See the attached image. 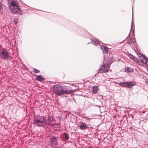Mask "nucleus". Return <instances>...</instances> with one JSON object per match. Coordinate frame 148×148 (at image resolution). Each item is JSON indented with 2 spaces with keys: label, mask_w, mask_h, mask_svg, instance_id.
<instances>
[{
  "label": "nucleus",
  "mask_w": 148,
  "mask_h": 148,
  "mask_svg": "<svg viewBox=\"0 0 148 148\" xmlns=\"http://www.w3.org/2000/svg\"><path fill=\"white\" fill-rule=\"evenodd\" d=\"M53 88L55 94L59 96L64 94H69L74 90L68 89L66 86L57 84L53 86Z\"/></svg>",
  "instance_id": "obj_1"
},
{
  "label": "nucleus",
  "mask_w": 148,
  "mask_h": 148,
  "mask_svg": "<svg viewBox=\"0 0 148 148\" xmlns=\"http://www.w3.org/2000/svg\"><path fill=\"white\" fill-rule=\"evenodd\" d=\"M45 116L37 115L34 117L33 123L38 127H45L47 125V122Z\"/></svg>",
  "instance_id": "obj_2"
},
{
  "label": "nucleus",
  "mask_w": 148,
  "mask_h": 148,
  "mask_svg": "<svg viewBox=\"0 0 148 148\" xmlns=\"http://www.w3.org/2000/svg\"><path fill=\"white\" fill-rule=\"evenodd\" d=\"M16 0H12L8 7L12 13L17 14L18 13V4L15 2Z\"/></svg>",
  "instance_id": "obj_3"
},
{
  "label": "nucleus",
  "mask_w": 148,
  "mask_h": 148,
  "mask_svg": "<svg viewBox=\"0 0 148 148\" xmlns=\"http://www.w3.org/2000/svg\"><path fill=\"white\" fill-rule=\"evenodd\" d=\"M136 83L134 81L121 82L119 83V85L121 87L125 88H130L136 85Z\"/></svg>",
  "instance_id": "obj_4"
},
{
  "label": "nucleus",
  "mask_w": 148,
  "mask_h": 148,
  "mask_svg": "<svg viewBox=\"0 0 148 148\" xmlns=\"http://www.w3.org/2000/svg\"><path fill=\"white\" fill-rule=\"evenodd\" d=\"M9 52H8L7 49L3 48L0 51V57L4 60L8 58L9 57Z\"/></svg>",
  "instance_id": "obj_5"
},
{
  "label": "nucleus",
  "mask_w": 148,
  "mask_h": 148,
  "mask_svg": "<svg viewBox=\"0 0 148 148\" xmlns=\"http://www.w3.org/2000/svg\"><path fill=\"white\" fill-rule=\"evenodd\" d=\"M139 58L141 62L148 66V58L144 55L140 53H136Z\"/></svg>",
  "instance_id": "obj_6"
},
{
  "label": "nucleus",
  "mask_w": 148,
  "mask_h": 148,
  "mask_svg": "<svg viewBox=\"0 0 148 148\" xmlns=\"http://www.w3.org/2000/svg\"><path fill=\"white\" fill-rule=\"evenodd\" d=\"M90 41H88V42L87 44L92 43V45H94L95 46L100 45V43L98 40L95 37H93L92 38H89Z\"/></svg>",
  "instance_id": "obj_7"
},
{
  "label": "nucleus",
  "mask_w": 148,
  "mask_h": 148,
  "mask_svg": "<svg viewBox=\"0 0 148 148\" xmlns=\"http://www.w3.org/2000/svg\"><path fill=\"white\" fill-rule=\"evenodd\" d=\"M58 137L52 136L49 139L50 143L52 145H56L58 144Z\"/></svg>",
  "instance_id": "obj_8"
},
{
  "label": "nucleus",
  "mask_w": 148,
  "mask_h": 148,
  "mask_svg": "<svg viewBox=\"0 0 148 148\" xmlns=\"http://www.w3.org/2000/svg\"><path fill=\"white\" fill-rule=\"evenodd\" d=\"M88 125H87L84 122L80 121L79 127L81 130H84L88 128Z\"/></svg>",
  "instance_id": "obj_9"
},
{
  "label": "nucleus",
  "mask_w": 148,
  "mask_h": 148,
  "mask_svg": "<svg viewBox=\"0 0 148 148\" xmlns=\"http://www.w3.org/2000/svg\"><path fill=\"white\" fill-rule=\"evenodd\" d=\"M76 34H78L79 35V33H81L83 34H87L89 35L88 32L85 29L83 28L79 27V29H77V32H75Z\"/></svg>",
  "instance_id": "obj_10"
},
{
  "label": "nucleus",
  "mask_w": 148,
  "mask_h": 148,
  "mask_svg": "<svg viewBox=\"0 0 148 148\" xmlns=\"http://www.w3.org/2000/svg\"><path fill=\"white\" fill-rule=\"evenodd\" d=\"M127 55L130 59L133 60L135 62H139L138 59V58L133 56L132 54H131L130 53H128V54Z\"/></svg>",
  "instance_id": "obj_11"
},
{
  "label": "nucleus",
  "mask_w": 148,
  "mask_h": 148,
  "mask_svg": "<svg viewBox=\"0 0 148 148\" xmlns=\"http://www.w3.org/2000/svg\"><path fill=\"white\" fill-rule=\"evenodd\" d=\"M36 79L40 82H43L45 80V78L41 75H38L36 77Z\"/></svg>",
  "instance_id": "obj_12"
},
{
  "label": "nucleus",
  "mask_w": 148,
  "mask_h": 148,
  "mask_svg": "<svg viewBox=\"0 0 148 148\" xmlns=\"http://www.w3.org/2000/svg\"><path fill=\"white\" fill-rule=\"evenodd\" d=\"M62 137L64 140L67 141L69 140V134L67 133L64 132L63 134Z\"/></svg>",
  "instance_id": "obj_13"
},
{
  "label": "nucleus",
  "mask_w": 148,
  "mask_h": 148,
  "mask_svg": "<svg viewBox=\"0 0 148 148\" xmlns=\"http://www.w3.org/2000/svg\"><path fill=\"white\" fill-rule=\"evenodd\" d=\"M47 121L48 123L47 124H50V123L53 120V118L52 116L48 115L47 116Z\"/></svg>",
  "instance_id": "obj_14"
},
{
  "label": "nucleus",
  "mask_w": 148,
  "mask_h": 148,
  "mask_svg": "<svg viewBox=\"0 0 148 148\" xmlns=\"http://www.w3.org/2000/svg\"><path fill=\"white\" fill-rule=\"evenodd\" d=\"M100 48L103 51H104V52H106V53H108V47L104 45H101L100 46Z\"/></svg>",
  "instance_id": "obj_15"
},
{
  "label": "nucleus",
  "mask_w": 148,
  "mask_h": 148,
  "mask_svg": "<svg viewBox=\"0 0 148 148\" xmlns=\"http://www.w3.org/2000/svg\"><path fill=\"white\" fill-rule=\"evenodd\" d=\"M125 71L127 73H133L134 70L130 67H127L125 69Z\"/></svg>",
  "instance_id": "obj_16"
},
{
  "label": "nucleus",
  "mask_w": 148,
  "mask_h": 148,
  "mask_svg": "<svg viewBox=\"0 0 148 148\" xmlns=\"http://www.w3.org/2000/svg\"><path fill=\"white\" fill-rule=\"evenodd\" d=\"M98 90V87L97 86H94L92 87V91L93 93L95 94L97 92Z\"/></svg>",
  "instance_id": "obj_17"
},
{
  "label": "nucleus",
  "mask_w": 148,
  "mask_h": 148,
  "mask_svg": "<svg viewBox=\"0 0 148 148\" xmlns=\"http://www.w3.org/2000/svg\"><path fill=\"white\" fill-rule=\"evenodd\" d=\"M89 35L87 34H81V33H79V35L81 36H82L84 37L88 38V37H90V36H91V34H90L89 33Z\"/></svg>",
  "instance_id": "obj_18"
},
{
  "label": "nucleus",
  "mask_w": 148,
  "mask_h": 148,
  "mask_svg": "<svg viewBox=\"0 0 148 148\" xmlns=\"http://www.w3.org/2000/svg\"><path fill=\"white\" fill-rule=\"evenodd\" d=\"M133 9H132V21L131 23V29H130V32L127 36L126 38L125 39H126L129 36L131 32V29L132 28V27L133 26Z\"/></svg>",
  "instance_id": "obj_19"
},
{
  "label": "nucleus",
  "mask_w": 148,
  "mask_h": 148,
  "mask_svg": "<svg viewBox=\"0 0 148 148\" xmlns=\"http://www.w3.org/2000/svg\"><path fill=\"white\" fill-rule=\"evenodd\" d=\"M104 66V64H103L102 65V67H101L98 70V72L97 73V74H98L99 73H104V71H103L102 67H103Z\"/></svg>",
  "instance_id": "obj_20"
},
{
  "label": "nucleus",
  "mask_w": 148,
  "mask_h": 148,
  "mask_svg": "<svg viewBox=\"0 0 148 148\" xmlns=\"http://www.w3.org/2000/svg\"><path fill=\"white\" fill-rule=\"evenodd\" d=\"M21 61V64L22 66V67L21 66V65L20 64V65L21 66H20L21 67V68H23L24 69H26V68L27 67V66L24 64H23V62H22L21 59L19 58V61Z\"/></svg>",
  "instance_id": "obj_21"
},
{
  "label": "nucleus",
  "mask_w": 148,
  "mask_h": 148,
  "mask_svg": "<svg viewBox=\"0 0 148 148\" xmlns=\"http://www.w3.org/2000/svg\"><path fill=\"white\" fill-rule=\"evenodd\" d=\"M112 62V61H110V60H109L106 62V64L108 66V67H109L111 65V64Z\"/></svg>",
  "instance_id": "obj_22"
},
{
  "label": "nucleus",
  "mask_w": 148,
  "mask_h": 148,
  "mask_svg": "<svg viewBox=\"0 0 148 148\" xmlns=\"http://www.w3.org/2000/svg\"><path fill=\"white\" fill-rule=\"evenodd\" d=\"M18 20V17L14 19L13 21L14 23V25H16L17 24Z\"/></svg>",
  "instance_id": "obj_23"
},
{
  "label": "nucleus",
  "mask_w": 148,
  "mask_h": 148,
  "mask_svg": "<svg viewBox=\"0 0 148 148\" xmlns=\"http://www.w3.org/2000/svg\"><path fill=\"white\" fill-rule=\"evenodd\" d=\"M108 68H106V67H104L103 68V71H104V73H106L108 72Z\"/></svg>",
  "instance_id": "obj_24"
},
{
  "label": "nucleus",
  "mask_w": 148,
  "mask_h": 148,
  "mask_svg": "<svg viewBox=\"0 0 148 148\" xmlns=\"http://www.w3.org/2000/svg\"><path fill=\"white\" fill-rule=\"evenodd\" d=\"M33 72L34 73H38L40 72V70L37 69L36 68H34L33 69Z\"/></svg>",
  "instance_id": "obj_25"
},
{
  "label": "nucleus",
  "mask_w": 148,
  "mask_h": 148,
  "mask_svg": "<svg viewBox=\"0 0 148 148\" xmlns=\"http://www.w3.org/2000/svg\"><path fill=\"white\" fill-rule=\"evenodd\" d=\"M20 6L19 5V14L20 15H22V11L21 10V8H20Z\"/></svg>",
  "instance_id": "obj_26"
},
{
  "label": "nucleus",
  "mask_w": 148,
  "mask_h": 148,
  "mask_svg": "<svg viewBox=\"0 0 148 148\" xmlns=\"http://www.w3.org/2000/svg\"><path fill=\"white\" fill-rule=\"evenodd\" d=\"M132 33L133 35L134 36L133 39H134L135 40V41H136V40H135V37H134V36H135L134 28L133 29Z\"/></svg>",
  "instance_id": "obj_27"
},
{
  "label": "nucleus",
  "mask_w": 148,
  "mask_h": 148,
  "mask_svg": "<svg viewBox=\"0 0 148 148\" xmlns=\"http://www.w3.org/2000/svg\"><path fill=\"white\" fill-rule=\"evenodd\" d=\"M2 8V5L1 3V2L0 1V10Z\"/></svg>",
  "instance_id": "obj_28"
},
{
  "label": "nucleus",
  "mask_w": 148,
  "mask_h": 148,
  "mask_svg": "<svg viewBox=\"0 0 148 148\" xmlns=\"http://www.w3.org/2000/svg\"><path fill=\"white\" fill-rule=\"evenodd\" d=\"M129 38V40H130V41H131V42H133V41H132V39H133L132 38H131V37H130Z\"/></svg>",
  "instance_id": "obj_29"
},
{
  "label": "nucleus",
  "mask_w": 148,
  "mask_h": 148,
  "mask_svg": "<svg viewBox=\"0 0 148 148\" xmlns=\"http://www.w3.org/2000/svg\"><path fill=\"white\" fill-rule=\"evenodd\" d=\"M146 84L148 85V79H147V80L146 81Z\"/></svg>",
  "instance_id": "obj_30"
},
{
  "label": "nucleus",
  "mask_w": 148,
  "mask_h": 148,
  "mask_svg": "<svg viewBox=\"0 0 148 148\" xmlns=\"http://www.w3.org/2000/svg\"><path fill=\"white\" fill-rule=\"evenodd\" d=\"M56 124V123H53L52 125V126H55V125Z\"/></svg>",
  "instance_id": "obj_31"
},
{
  "label": "nucleus",
  "mask_w": 148,
  "mask_h": 148,
  "mask_svg": "<svg viewBox=\"0 0 148 148\" xmlns=\"http://www.w3.org/2000/svg\"><path fill=\"white\" fill-rule=\"evenodd\" d=\"M21 3L22 2V1L21 0H19V4H20L19 3Z\"/></svg>",
  "instance_id": "obj_32"
},
{
  "label": "nucleus",
  "mask_w": 148,
  "mask_h": 148,
  "mask_svg": "<svg viewBox=\"0 0 148 148\" xmlns=\"http://www.w3.org/2000/svg\"><path fill=\"white\" fill-rule=\"evenodd\" d=\"M136 51L138 52V49L136 47Z\"/></svg>",
  "instance_id": "obj_33"
},
{
  "label": "nucleus",
  "mask_w": 148,
  "mask_h": 148,
  "mask_svg": "<svg viewBox=\"0 0 148 148\" xmlns=\"http://www.w3.org/2000/svg\"><path fill=\"white\" fill-rule=\"evenodd\" d=\"M95 106H98V107H100V106H99L98 105H95Z\"/></svg>",
  "instance_id": "obj_34"
},
{
  "label": "nucleus",
  "mask_w": 148,
  "mask_h": 148,
  "mask_svg": "<svg viewBox=\"0 0 148 148\" xmlns=\"http://www.w3.org/2000/svg\"><path fill=\"white\" fill-rule=\"evenodd\" d=\"M22 104L20 102V101H19V105L20 104Z\"/></svg>",
  "instance_id": "obj_35"
},
{
  "label": "nucleus",
  "mask_w": 148,
  "mask_h": 148,
  "mask_svg": "<svg viewBox=\"0 0 148 148\" xmlns=\"http://www.w3.org/2000/svg\"><path fill=\"white\" fill-rule=\"evenodd\" d=\"M25 10H26V11L27 10H28V9H27H27H25Z\"/></svg>",
  "instance_id": "obj_36"
},
{
  "label": "nucleus",
  "mask_w": 148,
  "mask_h": 148,
  "mask_svg": "<svg viewBox=\"0 0 148 148\" xmlns=\"http://www.w3.org/2000/svg\"><path fill=\"white\" fill-rule=\"evenodd\" d=\"M130 43H129V45H130Z\"/></svg>",
  "instance_id": "obj_37"
}]
</instances>
